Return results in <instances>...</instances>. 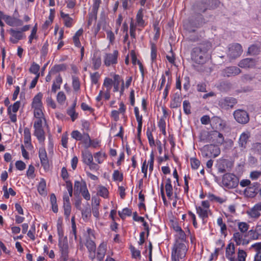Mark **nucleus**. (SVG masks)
Returning <instances> with one entry per match:
<instances>
[{
    "mask_svg": "<svg viewBox=\"0 0 261 261\" xmlns=\"http://www.w3.org/2000/svg\"><path fill=\"white\" fill-rule=\"evenodd\" d=\"M209 44H201L195 47L191 52V58L196 63L202 64L204 62V57L210 49Z\"/></svg>",
    "mask_w": 261,
    "mask_h": 261,
    "instance_id": "obj_1",
    "label": "nucleus"
},
{
    "mask_svg": "<svg viewBox=\"0 0 261 261\" xmlns=\"http://www.w3.org/2000/svg\"><path fill=\"white\" fill-rule=\"evenodd\" d=\"M201 155L206 159L215 158L220 153V148L216 145L210 144L204 145L201 149Z\"/></svg>",
    "mask_w": 261,
    "mask_h": 261,
    "instance_id": "obj_2",
    "label": "nucleus"
},
{
    "mask_svg": "<svg viewBox=\"0 0 261 261\" xmlns=\"http://www.w3.org/2000/svg\"><path fill=\"white\" fill-rule=\"evenodd\" d=\"M222 183L225 187L232 189L238 186L239 179L233 174L226 173L222 177Z\"/></svg>",
    "mask_w": 261,
    "mask_h": 261,
    "instance_id": "obj_3",
    "label": "nucleus"
},
{
    "mask_svg": "<svg viewBox=\"0 0 261 261\" xmlns=\"http://www.w3.org/2000/svg\"><path fill=\"white\" fill-rule=\"evenodd\" d=\"M58 246L61 258L64 261H66L68 258L69 254V245L67 237H65L63 240L59 241Z\"/></svg>",
    "mask_w": 261,
    "mask_h": 261,
    "instance_id": "obj_4",
    "label": "nucleus"
},
{
    "mask_svg": "<svg viewBox=\"0 0 261 261\" xmlns=\"http://www.w3.org/2000/svg\"><path fill=\"white\" fill-rule=\"evenodd\" d=\"M233 115L235 120L240 124H245L249 121V114L245 110L238 109L234 111Z\"/></svg>",
    "mask_w": 261,
    "mask_h": 261,
    "instance_id": "obj_5",
    "label": "nucleus"
},
{
    "mask_svg": "<svg viewBox=\"0 0 261 261\" xmlns=\"http://www.w3.org/2000/svg\"><path fill=\"white\" fill-rule=\"evenodd\" d=\"M188 248L184 243L176 241L174 245L172 253L180 257V258H183L186 256Z\"/></svg>",
    "mask_w": 261,
    "mask_h": 261,
    "instance_id": "obj_6",
    "label": "nucleus"
},
{
    "mask_svg": "<svg viewBox=\"0 0 261 261\" xmlns=\"http://www.w3.org/2000/svg\"><path fill=\"white\" fill-rule=\"evenodd\" d=\"M208 138L206 139V142H213L218 144H222L224 142V138L223 135L218 131H212L207 133Z\"/></svg>",
    "mask_w": 261,
    "mask_h": 261,
    "instance_id": "obj_7",
    "label": "nucleus"
},
{
    "mask_svg": "<svg viewBox=\"0 0 261 261\" xmlns=\"http://www.w3.org/2000/svg\"><path fill=\"white\" fill-rule=\"evenodd\" d=\"M119 53L117 50H115L112 53L106 54L104 57V64L107 67L116 65L118 63Z\"/></svg>",
    "mask_w": 261,
    "mask_h": 261,
    "instance_id": "obj_8",
    "label": "nucleus"
},
{
    "mask_svg": "<svg viewBox=\"0 0 261 261\" xmlns=\"http://www.w3.org/2000/svg\"><path fill=\"white\" fill-rule=\"evenodd\" d=\"M237 103V100L236 98L231 97H226L220 99L218 105L221 108L228 110L232 108Z\"/></svg>",
    "mask_w": 261,
    "mask_h": 261,
    "instance_id": "obj_9",
    "label": "nucleus"
},
{
    "mask_svg": "<svg viewBox=\"0 0 261 261\" xmlns=\"http://www.w3.org/2000/svg\"><path fill=\"white\" fill-rule=\"evenodd\" d=\"M243 49L241 45L239 43L230 44L228 47V55L231 58H236L242 53Z\"/></svg>",
    "mask_w": 261,
    "mask_h": 261,
    "instance_id": "obj_10",
    "label": "nucleus"
},
{
    "mask_svg": "<svg viewBox=\"0 0 261 261\" xmlns=\"http://www.w3.org/2000/svg\"><path fill=\"white\" fill-rule=\"evenodd\" d=\"M250 137V133L248 130L243 132L240 135L238 143L242 151H244L246 149Z\"/></svg>",
    "mask_w": 261,
    "mask_h": 261,
    "instance_id": "obj_11",
    "label": "nucleus"
},
{
    "mask_svg": "<svg viewBox=\"0 0 261 261\" xmlns=\"http://www.w3.org/2000/svg\"><path fill=\"white\" fill-rule=\"evenodd\" d=\"M91 68L94 70H98L101 65V58L100 53L95 51L90 58Z\"/></svg>",
    "mask_w": 261,
    "mask_h": 261,
    "instance_id": "obj_12",
    "label": "nucleus"
},
{
    "mask_svg": "<svg viewBox=\"0 0 261 261\" xmlns=\"http://www.w3.org/2000/svg\"><path fill=\"white\" fill-rule=\"evenodd\" d=\"M246 237L247 233L236 231L234 232L232 238L237 245H244L248 244V241L246 239Z\"/></svg>",
    "mask_w": 261,
    "mask_h": 261,
    "instance_id": "obj_13",
    "label": "nucleus"
},
{
    "mask_svg": "<svg viewBox=\"0 0 261 261\" xmlns=\"http://www.w3.org/2000/svg\"><path fill=\"white\" fill-rule=\"evenodd\" d=\"M145 10L141 8L138 11L136 16V23L138 27L141 28H144L147 25V22L144 18V14Z\"/></svg>",
    "mask_w": 261,
    "mask_h": 261,
    "instance_id": "obj_14",
    "label": "nucleus"
},
{
    "mask_svg": "<svg viewBox=\"0 0 261 261\" xmlns=\"http://www.w3.org/2000/svg\"><path fill=\"white\" fill-rule=\"evenodd\" d=\"M63 207L64 215L66 219H69L71 213V206L70 202V197L67 192H65L63 195Z\"/></svg>",
    "mask_w": 261,
    "mask_h": 261,
    "instance_id": "obj_15",
    "label": "nucleus"
},
{
    "mask_svg": "<svg viewBox=\"0 0 261 261\" xmlns=\"http://www.w3.org/2000/svg\"><path fill=\"white\" fill-rule=\"evenodd\" d=\"M39 157L40 160L41 164L44 169L45 170L48 169L49 167V162L45 148L42 147L39 149Z\"/></svg>",
    "mask_w": 261,
    "mask_h": 261,
    "instance_id": "obj_16",
    "label": "nucleus"
},
{
    "mask_svg": "<svg viewBox=\"0 0 261 261\" xmlns=\"http://www.w3.org/2000/svg\"><path fill=\"white\" fill-rule=\"evenodd\" d=\"M86 246L89 252V258L93 260L96 256V245L95 242L89 238L86 241Z\"/></svg>",
    "mask_w": 261,
    "mask_h": 261,
    "instance_id": "obj_17",
    "label": "nucleus"
},
{
    "mask_svg": "<svg viewBox=\"0 0 261 261\" xmlns=\"http://www.w3.org/2000/svg\"><path fill=\"white\" fill-rule=\"evenodd\" d=\"M225 256L229 261H236L235 246L233 243H230L227 245Z\"/></svg>",
    "mask_w": 261,
    "mask_h": 261,
    "instance_id": "obj_18",
    "label": "nucleus"
},
{
    "mask_svg": "<svg viewBox=\"0 0 261 261\" xmlns=\"http://www.w3.org/2000/svg\"><path fill=\"white\" fill-rule=\"evenodd\" d=\"M5 21L8 25L11 27L21 26L23 24V22L21 20L5 14Z\"/></svg>",
    "mask_w": 261,
    "mask_h": 261,
    "instance_id": "obj_19",
    "label": "nucleus"
},
{
    "mask_svg": "<svg viewBox=\"0 0 261 261\" xmlns=\"http://www.w3.org/2000/svg\"><path fill=\"white\" fill-rule=\"evenodd\" d=\"M261 202L255 204L247 212L248 215L252 218H258L260 216Z\"/></svg>",
    "mask_w": 261,
    "mask_h": 261,
    "instance_id": "obj_20",
    "label": "nucleus"
},
{
    "mask_svg": "<svg viewBox=\"0 0 261 261\" xmlns=\"http://www.w3.org/2000/svg\"><path fill=\"white\" fill-rule=\"evenodd\" d=\"M9 32L12 36V37L10 38V40L13 43H17L19 40L23 38V35L21 31L10 29Z\"/></svg>",
    "mask_w": 261,
    "mask_h": 261,
    "instance_id": "obj_21",
    "label": "nucleus"
},
{
    "mask_svg": "<svg viewBox=\"0 0 261 261\" xmlns=\"http://www.w3.org/2000/svg\"><path fill=\"white\" fill-rule=\"evenodd\" d=\"M107 251V244L102 242L98 246L95 258L98 261L103 260Z\"/></svg>",
    "mask_w": 261,
    "mask_h": 261,
    "instance_id": "obj_22",
    "label": "nucleus"
},
{
    "mask_svg": "<svg viewBox=\"0 0 261 261\" xmlns=\"http://www.w3.org/2000/svg\"><path fill=\"white\" fill-rule=\"evenodd\" d=\"M240 69L236 66L226 67L223 70V73L224 76H235L241 73Z\"/></svg>",
    "mask_w": 261,
    "mask_h": 261,
    "instance_id": "obj_23",
    "label": "nucleus"
},
{
    "mask_svg": "<svg viewBox=\"0 0 261 261\" xmlns=\"http://www.w3.org/2000/svg\"><path fill=\"white\" fill-rule=\"evenodd\" d=\"M87 187L85 181L82 180L81 181L76 180L74 185V194L79 195Z\"/></svg>",
    "mask_w": 261,
    "mask_h": 261,
    "instance_id": "obj_24",
    "label": "nucleus"
},
{
    "mask_svg": "<svg viewBox=\"0 0 261 261\" xmlns=\"http://www.w3.org/2000/svg\"><path fill=\"white\" fill-rule=\"evenodd\" d=\"M255 65V60L250 58H246L242 60L238 64L239 67L243 68H252Z\"/></svg>",
    "mask_w": 261,
    "mask_h": 261,
    "instance_id": "obj_25",
    "label": "nucleus"
},
{
    "mask_svg": "<svg viewBox=\"0 0 261 261\" xmlns=\"http://www.w3.org/2000/svg\"><path fill=\"white\" fill-rule=\"evenodd\" d=\"M248 234L253 240H261V224L257 225L254 230H249Z\"/></svg>",
    "mask_w": 261,
    "mask_h": 261,
    "instance_id": "obj_26",
    "label": "nucleus"
},
{
    "mask_svg": "<svg viewBox=\"0 0 261 261\" xmlns=\"http://www.w3.org/2000/svg\"><path fill=\"white\" fill-rule=\"evenodd\" d=\"M234 224H237L239 232L247 233L249 228V225L245 222H240L239 220H234Z\"/></svg>",
    "mask_w": 261,
    "mask_h": 261,
    "instance_id": "obj_27",
    "label": "nucleus"
},
{
    "mask_svg": "<svg viewBox=\"0 0 261 261\" xmlns=\"http://www.w3.org/2000/svg\"><path fill=\"white\" fill-rule=\"evenodd\" d=\"M82 155L83 162L87 165L91 163L93 160V157L91 152L88 150L82 151Z\"/></svg>",
    "mask_w": 261,
    "mask_h": 261,
    "instance_id": "obj_28",
    "label": "nucleus"
},
{
    "mask_svg": "<svg viewBox=\"0 0 261 261\" xmlns=\"http://www.w3.org/2000/svg\"><path fill=\"white\" fill-rule=\"evenodd\" d=\"M61 17L62 18L64 21V23L65 27L67 28H70L73 24V19L70 17L68 14L64 13L63 11L60 12Z\"/></svg>",
    "mask_w": 261,
    "mask_h": 261,
    "instance_id": "obj_29",
    "label": "nucleus"
},
{
    "mask_svg": "<svg viewBox=\"0 0 261 261\" xmlns=\"http://www.w3.org/2000/svg\"><path fill=\"white\" fill-rule=\"evenodd\" d=\"M24 143L27 148L32 146L31 132L28 127L24 128Z\"/></svg>",
    "mask_w": 261,
    "mask_h": 261,
    "instance_id": "obj_30",
    "label": "nucleus"
},
{
    "mask_svg": "<svg viewBox=\"0 0 261 261\" xmlns=\"http://www.w3.org/2000/svg\"><path fill=\"white\" fill-rule=\"evenodd\" d=\"M62 78L61 76L59 74L56 77L55 80L53 82L51 87V92L56 93L58 90L60 89L61 85L62 84Z\"/></svg>",
    "mask_w": 261,
    "mask_h": 261,
    "instance_id": "obj_31",
    "label": "nucleus"
},
{
    "mask_svg": "<svg viewBox=\"0 0 261 261\" xmlns=\"http://www.w3.org/2000/svg\"><path fill=\"white\" fill-rule=\"evenodd\" d=\"M43 95L41 93H38L33 98L32 107V108L35 107H42V103L41 99L42 98Z\"/></svg>",
    "mask_w": 261,
    "mask_h": 261,
    "instance_id": "obj_32",
    "label": "nucleus"
},
{
    "mask_svg": "<svg viewBox=\"0 0 261 261\" xmlns=\"http://www.w3.org/2000/svg\"><path fill=\"white\" fill-rule=\"evenodd\" d=\"M196 209L197 214L203 220L208 218L210 210L203 208L201 206H197Z\"/></svg>",
    "mask_w": 261,
    "mask_h": 261,
    "instance_id": "obj_33",
    "label": "nucleus"
},
{
    "mask_svg": "<svg viewBox=\"0 0 261 261\" xmlns=\"http://www.w3.org/2000/svg\"><path fill=\"white\" fill-rule=\"evenodd\" d=\"M83 33V29H80L77 31H76V32L74 34V35L73 36V41L74 45L76 47H81V44L79 38L80 36H81L82 35Z\"/></svg>",
    "mask_w": 261,
    "mask_h": 261,
    "instance_id": "obj_34",
    "label": "nucleus"
},
{
    "mask_svg": "<svg viewBox=\"0 0 261 261\" xmlns=\"http://www.w3.org/2000/svg\"><path fill=\"white\" fill-rule=\"evenodd\" d=\"M217 223L218 225L220 227V232L224 237H226L227 234V227L226 224L223 222V219L222 217H219L217 219Z\"/></svg>",
    "mask_w": 261,
    "mask_h": 261,
    "instance_id": "obj_35",
    "label": "nucleus"
},
{
    "mask_svg": "<svg viewBox=\"0 0 261 261\" xmlns=\"http://www.w3.org/2000/svg\"><path fill=\"white\" fill-rule=\"evenodd\" d=\"M71 228L72 230L70 233L69 238L70 239H72L74 238V240L76 241L77 240V236H76V227L75 222V217L73 216L71 220Z\"/></svg>",
    "mask_w": 261,
    "mask_h": 261,
    "instance_id": "obj_36",
    "label": "nucleus"
},
{
    "mask_svg": "<svg viewBox=\"0 0 261 261\" xmlns=\"http://www.w3.org/2000/svg\"><path fill=\"white\" fill-rule=\"evenodd\" d=\"M34 135L37 137L40 142H43L45 140L44 132L43 128H34Z\"/></svg>",
    "mask_w": 261,
    "mask_h": 261,
    "instance_id": "obj_37",
    "label": "nucleus"
},
{
    "mask_svg": "<svg viewBox=\"0 0 261 261\" xmlns=\"http://www.w3.org/2000/svg\"><path fill=\"white\" fill-rule=\"evenodd\" d=\"M94 157L98 164H101L107 158V155L106 153L99 151L94 154Z\"/></svg>",
    "mask_w": 261,
    "mask_h": 261,
    "instance_id": "obj_38",
    "label": "nucleus"
},
{
    "mask_svg": "<svg viewBox=\"0 0 261 261\" xmlns=\"http://www.w3.org/2000/svg\"><path fill=\"white\" fill-rule=\"evenodd\" d=\"M57 228L58 235L59 236V241L63 240L65 237L64 236V230L61 221H58L57 224Z\"/></svg>",
    "mask_w": 261,
    "mask_h": 261,
    "instance_id": "obj_39",
    "label": "nucleus"
},
{
    "mask_svg": "<svg viewBox=\"0 0 261 261\" xmlns=\"http://www.w3.org/2000/svg\"><path fill=\"white\" fill-rule=\"evenodd\" d=\"M67 69L65 64H60L54 65L51 69L50 72L57 73L60 71H65Z\"/></svg>",
    "mask_w": 261,
    "mask_h": 261,
    "instance_id": "obj_40",
    "label": "nucleus"
},
{
    "mask_svg": "<svg viewBox=\"0 0 261 261\" xmlns=\"http://www.w3.org/2000/svg\"><path fill=\"white\" fill-rule=\"evenodd\" d=\"M46 186V181L44 179H41L37 187L38 191L40 194L43 195L45 193Z\"/></svg>",
    "mask_w": 261,
    "mask_h": 261,
    "instance_id": "obj_41",
    "label": "nucleus"
},
{
    "mask_svg": "<svg viewBox=\"0 0 261 261\" xmlns=\"http://www.w3.org/2000/svg\"><path fill=\"white\" fill-rule=\"evenodd\" d=\"M151 60L152 62H155L156 60L157 56V48L155 44L151 42Z\"/></svg>",
    "mask_w": 261,
    "mask_h": 261,
    "instance_id": "obj_42",
    "label": "nucleus"
},
{
    "mask_svg": "<svg viewBox=\"0 0 261 261\" xmlns=\"http://www.w3.org/2000/svg\"><path fill=\"white\" fill-rule=\"evenodd\" d=\"M91 138L88 133H84V137L82 139V141L84 144L86 149H88L91 147Z\"/></svg>",
    "mask_w": 261,
    "mask_h": 261,
    "instance_id": "obj_43",
    "label": "nucleus"
},
{
    "mask_svg": "<svg viewBox=\"0 0 261 261\" xmlns=\"http://www.w3.org/2000/svg\"><path fill=\"white\" fill-rule=\"evenodd\" d=\"M90 80L92 84L97 85L98 83V80L100 77V74L98 72H95L94 73H90Z\"/></svg>",
    "mask_w": 261,
    "mask_h": 261,
    "instance_id": "obj_44",
    "label": "nucleus"
},
{
    "mask_svg": "<svg viewBox=\"0 0 261 261\" xmlns=\"http://www.w3.org/2000/svg\"><path fill=\"white\" fill-rule=\"evenodd\" d=\"M97 194L101 197L106 198L108 197L109 191L107 188L101 186L98 187Z\"/></svg>",
    "mask_w": 261,
    "mask_h": 261,
    "instance_id": "obj_45",
    "label": "nucleus"
},
{
    "mask_svg": "<svg viewBox=\"0 0 261 261\" xmlns=\"http://www.w3.org/2000/svg\"><path fill=\"white\" fill-rule=\"evenodd\" d=\"M181 99L179 96L175 97L171 100L170 107L171 108H177L180 106Z\"/></svg>",
    "mask_w": 261,
    "mask_h": 261,
    "instance_id": "obj_46",
    "label": "nucleus"
},
{
    "mask_svg": "<svg viewBox=\"0 0 261 261\" xmlns=\"http://www.w3.org/2000/svg\"><path fill=\"white\" fill-rule=\"evenodd\" d=\"M246 252L243 249H239L237 252V258H236V261H246Z\"/></svg>",
    "mask_w": 261,
    "mask_h": 261,
    "instance_id": "obj_47",
    "label": "nucleus"
},
{
    "mask_svg": "<svg viewBox=\"0 0 261 261\" xmlns=\"http://www.w3.org/2000/svg\"><path fill=\"white\" fill-rule=\"evenodd\" d=\"M107 34V39L109 40V43L113 44L115 40V36L114 33L111 30L107 29L105 30Z\"/></svg>",
    "mask_w": 261,
    "mask_h": 261,
    "instance_id": "obj_48",
    "label": "nucleus"
},
{
    "mask_svg": "<svg viewBox=\"0 0 261 261\" xmlns=\"http://www.w3.org/2000/svg\"><path fill=\"white\" fill-rule=\"evenodd\" d=\"M72 86L74 91H77L80 89V82L79 77L72 76Z\"/></svg>",
    "mask_w": 261,
    "mask_h": 261,
    "instance_id": "obj_49",
    "label": "nucleus"
},
{
    "mask_svg": "<svg viewBox=\"0 0 261 261\" xmlns=\"http://www.w3.org/2000/svg\"><path fill=\"white\" fill-rule=\"evenodd\" d=\"M260 51L259 48L256 45H252L248 49V54L250 55H256Z\"/></svg>",
    "mask_w": 261,
    "mask_h": 261,
    "instance_id": "obj_50",
    "label": "nucleus"
},
{
    "mask_svg": "<svg viewBox=\"0 0 261 261\" xmlns=\"http://www.w3.org/2000/svg\"><path fill=\"white\" fill-rule=\"evenodd\" d=\"M132 210L127 207L124 208L121 212L119 211L118 214L122 219H124L126 216H130L132 215Z\"/></svg>",
    "mask_w": 261,
    "mask_h": 261,
    "instance_id": "obj_51",
    "label": "nucleus"
},
{
    "mask_svg": "<svg viewBox=\"0 0 261 261\" xmlns=\"http://www.w3.org/2000/svg\"><path fill=\"white\" fill-rule=\"evenodd\" d=\"M37 31V24L36 23L35 26L33 28L31 33L29 37V41L28 43L31 44L32 43V40L33 39H37V36L36 35Z\"/></svg>",
    "mask_w": 261,
    "mask_h": 261,
    "instance_id": "obj_52",
    "label": "nucleus"
},
{
    "mask_svg": "<svg viewBox=\"0 0 261 261\" xmlns=\"http://www.w3.org/2000/svg\"><path fill=\"white\" fill-rule=\"evenodd\" d=\"M39 65L37 63L33 62L29 69V71L31 73L36 74V76L37 74L40 75V73L39 72Z\"/></svg>",
    "mask_w": 261,
    "mask_h": 261,
    "instance_id": "obj_53",
    "label": "nucleus"
},
{
    "mask_svg": "<svg viewBox=\"0 0 261 261\" xmlns=\"http://www.w3.org/2000/svg\"><path fill=\"white\" fill-rule=\"evenodd\" d=\"M256 193L255 189L253 187H248L244 190L245 194L250 197L255 196Z\"/></svg>",
    "mask_w": 261,
    "mask_h": 261,
    "instance_id": "obj_54",
    "label": "nucleus"
},
{
    "mask_svg": "<svg viewBox=\"0 0 261 261\" xmlns=\"http://www.w3.org/2000/svg\"><path fill=\"white\" fill-rule=\"evenodd\" d=\"M113 179L114 181H122L123 179V175L122 173H120L118 170H114L113 175Z\"/></svg>",
    "mask_w": 261,
    "mask_h": 261,
    "instance_id": "obj_55",
    "label": "nucleus"
},
{
    "mask_svg": "<svg viewBox=\"0 0 261 261\" xmlns=\"http://www.w3.org/2000/svg\"><path fill=\"white\" fill-rule=\"evenodd\" d=\"M71 137L76 141H81L84 137V134H82L79 130H75L72 132Z\"/></svg>",
    "mask_w": 261,
    "mask_h": 261,
    "instance_id": "obj_56",
    "label": "nucleus"
},
{
    "mask_svg": "<svg viewBox=\"0 0 261 261\" xmlns=\"http://www.w3.org/2000/svg\"><path fill=\"white\" fill-rule=\"evenodd\" d=\"M191 105L188 100H184L183 102V109L184 113L187 115H189L191 113Z\"/></svg>",
    "mask_w": 261,
    "mask_h": 261,
    "instance_id": "obj_57",
    "label": "nucleus"
},
{
    "mask_svg": "<svg viewBox=\"0 0 261 261\" xmlns=\"http://www.w3.org/2000/svg\"><path fill=\"white\" fill-rule=\"evenodd\" d=\"M67 114L70 116L72 121H74L77 118L78 114L75 112L73 108H69L67 110Z\"/></svg>",
    "mask_w": 261,
    "mask_h": 261,
    "instance_id": "obj_58",
    "label": "nucleus"
},
{
    "mask_svg": "<svg viewBox=\"0 0 261 261\" xmlns=\"http://www.w3.org/2000/svg\"><path fill=\"white\" fill-rule=\"evenodd\" d=\"M190 163L191 168L194 170L197 169L200 165V162L194 158L190 159Z\"/></svg>",
    "mask_w": 261,
    "mask_h": 261,
    "instance_id": "obj_59",
    "label": "nucleus"
},
{
    "mask_svg": "<svg viewBox=\"0 0 261 261\" xmlns=\"http://www.w3.org/2000/svg\"><path fill=\"white\" fill-rule=\"evenodd\" d=\"M251 150L255 153L260 154L261 153V143L258 142L253 143Z\"/></svg>",
    "mask_w": 261,
    "mask_h": 261,
    "instance_id": "obj_60",
    "label": "nucleus"
},
{
    "mask_svg": "<svg viewBox=\"0 0 261 261\" xmlns=\"http://www.w3.org/2000/svg\"><path fill=\"white\" fill-rule=\"evenodd\" d=\"M82 215L84 219H87L91 217V211L89 207H87L82 211Z\"/></svg>",
    "mask_w": 261,
    "mask_h": 261,
    "instance_id": "obj_61",
    "label": "nucleus"
},
{
    "mask_svg": "<svg viewBox=\"0 0 261 261\" xmlns=\"http://www.w3.org/2000/svg\"><path fill=\"white\" fill-rule=\"evenodd\" d=\"M93 1L92 12L94 14L96 15L101 1V0H93Z\"/></svg>",
    "mask_w": 261,
    "mask_h": 261,
    "instance_id": "obj_62",
    "label": "nucleus"
},
{
    "mask_svg": "<svg viewBox=\"0 0 261 261\" xmlns=\"http://www.w3.org/2000/svg\"><path fill=\"white\" fill-rule=\"evenodd\" d=\"M146 135L148 140L149 145L152 147L155 145L154 140L151 132L148 128L146 132Z\"/></svg>",
    "mask_w": 261,
    "mask_h": 261,
    "instance_id": "obj_63",
    "label": "nucleus"
},
{
    "mask_svg": "<svg viewBox=\"0 0 261 261\" xmlns=\"http://www.w3.org/2000/svg\"><path fill=\"white\" fill-rule=\"evenodd\" d=\"M66 96L62 91L59 92L57 95V100L60 103H63L66 100Z\"/></svg>",
    "mask_w": 261,
    "mask_h": 261,
    "instance_id": "obj_64",
    "label": "nucleus"
}]
</instances>
